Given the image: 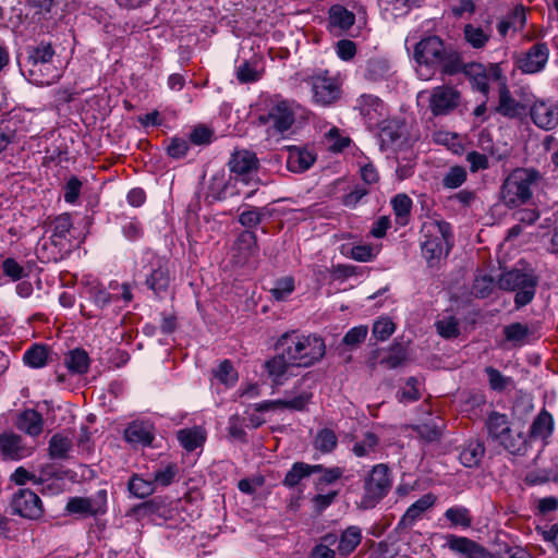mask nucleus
Returning <instances> with one entry per match:
<instances>
[{
  "label": "nucleus",
  "mask_w": 558,
  "mask_h": 558,
  "mask_svg": "<svg viewBox=\"0 0 558 558\" xmlns=\"http://www.w3.org/2000/svg\"><path fill=\"white\" fill-rule=\"evenodd\" d=\"M485 373L488 377L489 387L495 391H504L513 383L511 377L504 376L493 366L486 367Z\"/></svg>",
  "instance_id": "13d9d810"
},
{
  "label": "nucleus",
  "mask_w": 558,
  "mask_h": 558,
  "mask_svg": "<svg viewBox=\"0 0 558 558\" xmlns=\"http://www.w3.org/2000/svg\"><path fill=\"white\" fill-rule=\"evenodd\" d=\"M499 104L496 108L497 112L507 118H514L520 113V104L511 96L507 86V78L499 85Z\"/></svg>",
  "instance_id": "2f4dec72"
},
{
  "label": "nucleus",
  "mask_w": 558,
  "mask_h": 558,
  "mask_svg": "<svg viewBox=\"0 0 558 558\" xmlns=\"http://www.w3.org/2000/svg\"><path fill=\"white\" fill-rule=\"evenodd\" d=\"M391 206L397 222L400 225H405L412 209V199L407 194L400 193L391 199Z\"/></svg>",
  "instance_id": "c03bdc74"
},
{
  "label": "nucleus",
  "mask_w": 558,
  "mask_h": 558,
  "mask_svg": "<svg viewBox=\"0 0 558 558\" xmlns=\"http://www.w3.org/2000/svg\"><path fill=\"white\" fill-rule=\"evenodd\" d=\"M316 160L314 153L307 148L291 146L287 159V168L291 172L301 173L308 170Z\"/></svg>",
  "instance_id": "5701e85b"
},
{
  "label": "nucleus",
  "mask_w": 558,
  "mask_h": 558,
  "mask_svg": "<svg viewBox=\"0 0 558 558\" xmlns=\"http://www.w3.org/2000/svg\"><path fill=\"white\" fill-rule=\"evenodd\" d=\"M362 541V531L356 525H351L343 530L337 539V554L345 558L360 545Z\"/></svg>",
  "instance_id": "393cba45"
},
{
  "label": "nucleus",
  "mask_w": 558,
  "mask_h": 558,
  "mask_svg": "<svg viewBox=\"0 0 558 558\" xmlns=\"http://www.w3.org/2000/svg\"><path fill=\"white\" fill-rule=\"evenodd\" d=\"M391 476L386 464H376L364 480V494L359 502L362 509L374 508L390 490Z\"/></svg>",
  "instance_id": "0eeeda50"
},
{
  "label": "nucleus",
  "mask_w": 558,
  "mask_h": 558,
  "mask_svg": "<svg viewBox=\"0 0 558 558\" xmlns=\"http://www.w3.org/2000/svg\"><path fill=\"white\" fill-rule=\"evenodd\" d=\"M17 131L15 122L12 120H3L0 122V153L16 140Z\"/></svg>",
  "instance_id": "052dcab7"
},
{
  "label": "nucleus",
  "mask_w": 558,
  "mask_h": 558,
  "mask_svg": "<svg viewBox=\"0 0 558 558\" xmlns=\"http://www.w3.org/2000/svg\"><path fill=\"white\" fill-rule=\"evenodd\" d=\"M11 508L14 514L28 520H39L44 515L41 499L27 488H21L13 494Z\"/></svg>",
  "instance_id": "9b49d317"
},
{
  "label": "nucleus",
  "mask_w": 558,
  "mask_h": 558,
  "mask_svg": "<svg viewBox=\"0 0 558 558\" xmlns=\"http://www.w3.org/2000/svg\"><path fill=\"white\" fill-rule=\"evenodd\" d=\"M495 287V281L493 277L486 274H481L475 277L472 287V293L476 298H486L488 296Z\"/></svg>",
  "instance_id": "bf43d9fd"
},
{
  "label": "nucleus",
  "mask_w": 558,
  "mask_h": 558,
  "mask_svg": "<svg viewBox=\"0 0 558 558\" xmlns=\"http://www.w3.org/2000/svg\"><path fill=\"white\" fill-rule=\"evenodd\" d=\"M526 17H525V11L522 7L515 8L511 15L502 20L497 25V31L500 36L505 37L509 29L518 31L519 28H522L525 24Z\"/></svg>",
  "instance_id": "79ce46f5"
},
{
  "label": "nucleus",
  "mask_w": 558,
  "mask_h": 558,
  "mask_svg": "<svg viewBox=\"0 0 558 558\" xmlns=\"http://www.w3.org/2000/svg\"><path fill=\"white\" fill-rule=\"evenodd\" d=\"M304 82L310 87L311 100L316 106L329 107L341 98V83L327 70L315 71Z\"/></svg>",
  "instance_id": "39448f33"
},
{
  "label": "nucleus",
  "mask_w": 558,
  "mask_h": 558,
  "mask_svg": "<svg viewBox=\"0 0 558 558\" xmlns=\"http://www.w3.org/2000/svg\"><path fill=\"white\" fill-rule=\"evenodd\" d=\"M50 469V466L41 469L39 476L36 477V475L20 466L13 472L11 480L17 485H24L27 481H34L35 483L43 484L53 474Z\"/></svg>",
  "instance_id": "de8ad7c7"
},
{
  "label": "nucleus",
  "mask_w": 558,
  "mask_h": 558,
  "mask_svg": "<svg viewBox=\"0 0 558 558\" xmlns=\"http://www.w3.org/2000/svg\"><path fill=\"white\" fill-rule=\"evenodd\" d=\"M530 116L539 129L554 130L558 125V104L536 100L530 109Z\"/></svg>",
  "instance_id": "dca6fc26"
},
{
  "label": "nucleus",
  "mask_w": 558,
  "mask_h": 558,
  "mask_svg": "<svg viewBox=\"0 0 558 558\" xmlns=\"http://www.w3.org/2000/svg\"><path fill=\"white\" fill-rule=\"evenodd\" d=\"M488 436L511 453L521 451L524 439L520 434H512L507 415L492 412L486 421Z\"/></svg>",
  "instance_id": "1a4fd4ad"
},
{
  "label": "nucleus",
  "mask_w": 558,
  "mask_h": 558,
  "mask_svg": "<svg viewBox=\"0 0 558 558\" xmlns=\"http://www.w3.org/2000/svg\"><path fill=\"white\" fill-rule=\"evenodd\" d=\"M215 377L225 385H233L238 380V373L230 361H222L214 372Z\"/></svg>",
  "instance_id": "680f3d73"
},
{
  "label": "nucleus",
  "mask_w": 558,
  "mask_h": 558,
  "mask_svg": "<svg viewBox=\"0 0 558 558\" xmlns=\"http://www.w3.org/2000/svg\"><path fill=\"white\" fill-rule=\"evenodd\" d=\"M542 180L543 175L534 168H515L501 185V202L509 208L527 203Z\"/></svg>",
  "instance_id": "f03ea898"
},
{
  "label": "nucleus",
  "mask_w": 558,
  "mask_h": 558,
  "mask_svg": "<svg viewBox=\"0 0 558 558\" xmlns=\"http://www.w3.org/2000/svg\"><path fill=\"white\" fill-rule=\"evenodd\" d=\"M177 474V466L174 464H168L166 468L155 472L154 478L151 480L155 488L157 486L166 487L170 485Z\"/></svg>",
  "instance_id": "338daca9"
},
{
  "label": "nucleus",
  "mask_w": 558,
  "mask_h": 558,
  "mask_svg": "<svg viewBox=\"0 0 558 558\" xmlns=\"http://www.w3.org/2000/svg\"><path fill=\"white\" fill-rule=\"evenodd\" d=\"M391 75V66L387 59L374 57L366 61L364 69V78L369 82H380Z\"/></svg>",
  "instance_id": "cd10ccee"
},
{
  "label": "nucleus",
  "mask_w": 558,
  "mask_h": 558,
  "mask_svg": "<svg viewBox=\"0 0 558 558\" xmlns=\"http://www.w3.org/2000/svg\"><path fill=\"white\" fill-rule=\"evenodd\" d=\"M355 22L352 12L341 5H333L329 10V25L331 29L348 31Z\"/></svg>",
  "instance_id": "f704fd0d"
},
{
  "label": "nucleus",
  "mask_w": 558,
  "mask_h": 558,
  "mask_svg": "<svg viewBox=\"0 0 558 558\" xmlns=\"http://www.w3.org/2000/svg\"><path fill=\"white\" fill-rule=\"evenodd\" d=\"M338 535L333 533L326 534L322 538V543L316 545L311 554V558H335L337 550L330 548V546L337 543Z\"/></svg>",
  "instance_id": "603ef678"
},
{
  "label": "nucleus",
  "mask_w": 558,
  "mask_h": 558,
  "mask_svg": "<svg viewBox=\"0 0 558 558\" xmlns=\"http://www.w3.org/2000/svg\"><path fill=\"white\" fill-rule=\"evenodd\" d=\"M0 453L4 460L17 461L27 457L31 451L24 446L20 435L3 433L0 435Z\"/></svg>",
  "instance_id": "6ab92c4d"
},
{
  "label": "nucleus",
  "mask_w": 558,
  "mask_h": 558,
  "mask_svg": "<svg viewBox=\"0 0 558 558\" xmlns=\"http://www.w3.org/2000/svg\"><path fill=\"white\" fill-rule=\"evenodd\" d=\"M234 258L239 265H244L258 254L257 238L253 231L245 230L240 233L234 243Z\"/></svg>",
  "instance_id": "aec40b11"
},
{
  "label": "nucleus",
  "mask_w": 558,
  "mask_h": 558,
  "mask_svg": "<svg viewBox=\"0 0 558 558\" xmlns=\"http://www.w3.org/2000/svg\"><path fill=\"white\" fill-rule=\"evenodd\" d=\"M461 101V94L452 86L434 87L428 97L433 116H445L453 111Z\"/></svg>",
  "instance_id": "f8f14e48"
},
{
  "label": "nucleus",
  "mask_w": 558,
  "mask_h": 558,
  "mask_svg": "<svg viewBox=\"0 0 558 558\" xmlns=\"http://www.w3.org/2000/svg\"><path fill=\"white\" fill-rule=\"evenodd\" d=\"M444 517L453 526H460L462 529H469L472 525V515L470 510L464 506H453L448 508Z\"/></svg>",
  "instance_id": "58836bf2"
},
{
  "label": "nucleus",
  "mask_w": 558,
  "mask_h": 558,
  "mask_svg": "<svg viewBox=\"0 0 558 558\" xmlns=\"http://www.w3.org/2000/svg\"><path fill=\"white\" fill-rule=\"evenodd\" d=\"M536 286L537 281L532 275L518 269L507 271L499 278L500 289L515 292L514 303L518 308L532 302Z\"/></svg>",
  "instance_id": "6e6552de"
},
{
  "label": "nucleus",
  "mask_w": 558,
  "mask_h": 558,
  "mask_svg": "<svg viewBox=\"0 0 558 558\" xmlns=\"http://www.w3.org/2000/svg\"><path fill=\"white\" fill-rule=\"evenodd\" d=\"M312 392L301 391L291 399L266 400L254 404V409L258 412H265L277 409H289L302 411L312 398Z\"/></svg>",
  "instance_id": "a211bd4d"
},
{
  "label": "nucleus",
  "mask_w": 558,
  "mask_h": 558,
  "mask_svg": "<svg viewBox=\"0 0 558 558\" xmlns=\"http://www.w3.org/2000/svg\"><path fill=\"white\" fill-rule=\"evenodd\" d=\"M64 363L70 373L82 375L87 373L90 360L85 350L74 349L65 355Z\"/></svg>",
  "instance_id": "72a5a7b5"
},
{
  "label": "nucleus",
  "mask_w": 558,
  "mask_h": 558,
  "mask_svg": "<svg viewBox=\"0 0 558 558\" xmlns=\"http://www.w3.org/2000/svg\"><path fill=\"white\" fill-rule=\"evenodd\" d=\"M465 73L472 87L484 96L489 93V83L499 85L506 78L499 63H490L487 66L481 63H471L465 68Z\"/></svg>",
  "instance_id": "9d476101"
},
{
  "label": "nucleus",
  "mask_w": 558,
  "mask_h": 558,
  "mask_svg": "<svg viewBox=\"0 0 558 558\" xmlns=\"http://www.w3.org/2000/svg\"><path fill=\"white\" fill-rule=\"evenodd\" d=\"M16 427L29 436L36 437L43 432L44 418L36 410L27 409L17 416Z\"/></svg>",
  "instance_id": "b1692460"
},
{
  "label": "nucleus",
  "mask_w": 558,
  "mask_h": 558,
  "mask_svg": "<svg viewBox=\"0 0 558 558\" xmlns=\"http://www.w3.org/2000/svg\"><path fill=\"white\" fill-rule=\"evenodd\" d=\"M177 439L186 451H194L206 441V430L201 426H193L178 430Z\"/></svg>",
  "instance_id": "c85d7f7f"
},
{
  "label": "nucleus",
  "mask_w": 558,
  "mask_h": 558,
  "mask_svg": "<svg viewBox=\"0 0 558 558\" xmlns=\"http://www.w3.org/2000/svg\"><path fill=\"white\" fill-rule=\"evenodd\" d=\"M151 480H145L138 474H133L128 482L129 493L136 498L144 499L155 492Z\"/></svg>",
  "instance_id": "c9c22d12"
},
{
  "label": "nucleus",
  "mask_w": 558,
  "mask_h": 558,
  "mask_svg": "<svg viewBox=\"0 0 558 558\" xmlns=\"http://www.w3.org/2000/svg\"><path fill=\"white\" fill-rule=\"evenodd\" d=\"M260 106L258 123L274 134H283L289 131L302 109L294 100L283 99L280 96L267 98Z\"/></svg>",
  "instance_id": "20e7f679"
},
{
  "label": "nucleus",
  "mask_w": 558,
  "mask_h": 558,
  "mask_svg": "<svg viewBox=\"0 0 558 558\" xmlns=\"http://www.w3.org/2000/svg\"><path fill=\"white\" fill-rule=\"evenodd\" d=\"M466 170L461 166L451 167L442 178L446 189H458L466 181Z\"/></svg>",
  "instance_id": "5fc2aeb1"
},
{
  "label": "nucleus",
  "mask_w": 558,
  "mask_h": 558,
  "mask_svg": "<svg viewBox=\"0 0 558 558\" xmlns=\"http://www.w3.org/2000/svg\"><path fill=\"white\" fill-rule=\"evenodd\" d=\"M435 326L438 335L442 338L451 339L459 336V322L454 316L442 317L436 320Z\"/></svg>",
  "instance_id": "864d4df0"
},
{
  "label": "nucleus",
  "mask_w": 558,
  "mask_h": 558,
  "mask_svg": "<svg viewBox=\"0 0 558 558\" xmlns=\"http://www.w3.org/2000/svg\"><path fill=\"white\" fill-rule=\"evenodd\" d=\"M72 448L71 439L61 434L53 435L49 440V456L51 459L64 460Z\"/></svg>",
  "instance_id": "a19ab883"
},
{
  "label": "nucleus",
  "mask_w": 558,
  "mask_h": 558,
  "mask_svg": "<svg viewBox=\"0 0 558 558\" xmlns=\"http://www.w3.org/2000/svg\"><path fill=\"white\" fill-rule=\"evenodd\" d=\"M73 222L69 214H62L53 218L49 225L47 232H50L51 242L54 245H61L62 241L66 239Z\"/></svg>",
  "instance_id": "473e14b6"
},
{
  "label": "nucleus",
  "mask_w": 558,
  "mask_h": 558,
  "mask_svg": "<svg viewBox=\"0 0 558 558\" xmlns=\"http://www.w3.org/2000/svg\"><path fill=\"white\" fill-rule=\"evenodd\" d=\"M444 51V43L437 36L426 37L415 45L416 73L421 80L428 81L434 75L439 62L442 61Z\"/></svg>",
  "instance_id": "423d86ee"
},
{
  "label": "nucleus",
  "mask_w": 558,
  "mask_h": 558,
  "mask_svg": "<svg viewBox=\"0 0 558 558\" xmlns=\"http://www.w3.org/2000/svg\"><path fill=\"white\" fill-rule=\"evenodd\" d=\"M442 424L440 420L430 418L415 427L421 438L426 441H437L441 437Z\"/></svg>",
  "instance_id": "49530a36"
},
{
  "label": "nucleus",
  "mask_w": 558,
  "mask_h": 558,
  "mask_svg": "<svg viewBox=\"0 0 558 558\" xmlns=\"http://www.w3.org/2000/svg\"><path fill=\"white\" fill-rule=\"evenodd\" d=\"M484 454V444L478 439H470L462 445L459 460L465 468H475L480 465Z\"/></svg>",
  "instance_id": "a878e982"
},
{
  "label": "nucleus",
  "mask_w": 558,
  "mask_h": 558,
  "mask_svg": "<svg viewBox=\"0 0 558 558\" xmlns=\"http://www.w3.org/2000/svg\"><path fill=\"white\" fill-rule=\"evenodd\" d=\"M506 339L514 344H522L530 335L529 327L521 323H513L504 328Z\"/></svg>",
  "instance_id": "4d7b16f0"
},
{
  "label": "nucleus",
  "mask_w": 558,
  "mask_h": 558,
  "mask_svg": "<svg viewBox=\"0 0 558 558\" xmlns=\"http://www.w3.org/2000/svg\"><path fill=\"white\" fill-rule=\"evenodd\" d=\"M548 58V46L545 43H536L527 51L520 54L517 63L523 73L534 74L545 68Z\"/></svg>",
  "instance_id": "ddd939ff"
},
{
  "label": "nucleus",
  "mask_w": 558,
  "mask_h": 558,
  "mask_svg": "<svg viewBox=\"0 0 558 558\" xmlns=\"http://www.w3.org/2000/svg\"><path fill=\"white\" fill-rule=\"evenodd\" d=\"M338 444V438L333 430L329 428H324L319 430L314 440L315 449L319 450L323 453L331 452Z\"/></svg>",
  "instance_id": "8fccbe9b"
},
{
  "label": "nucleus",
  "mask_w": 558,
  "mask_h": 558,
  "mask_svg": "<svg viewBox=\"0 0 558 558\" xmlns=\"http://www.w3.org/2000/svg\"><path fill=\"white\" fill-rule=\"evenodd\" d=\"M293 367L295 364L291 363L283 351H279L278 354L265 362V369L277 386L283 385L293 375Z\"/></svg>",
  "instance_id": "f3484780"
},
{
  "label": "nucleus",
  "mask_w": 558,
  "mask_h": 558,
  "mask_svg": "<svg viewBox=\"0 0 558 558\" xmlns=\"http://www.w3.org/2000/svg\"><path fill=\"white\" fill-rule=\"evenodd\" d=\"M53 56L54 50L49 43L41 41L38 46L29 48L28 56L25 61L27 74L40 76L38 73L40 69L38 66H44L46 70L53 72V65L51 64Z\"/></svg>",
  "instance_id": "4468645a"
},
{
  "label": "nucleus",
  "mask_w": 558,
  "mask_h": 558,
  "mask_svg": "<svg viewBox=\"0 0 558 558\" xmlns=\"http://www.w3.org/2000/svg\"><path fill=\"white\" fill-rule=\"evenodd\" d=\"M124 439L132 446H150L154 440L153 426L147 422H133L125 428Z\"/></svg>",
  "instance_id": "4be33fe9"
},
{
  "label": "nucleus",
  "mask_w": 558,
  "mask_h": 558,
  "mask_svg": "<svg viewBox=\"0 0 558 558\" xmlns=\"http://www.w3.org/2000/svg\"><path fill=\"white\" fill-rule=\"evenodd\" d=\"M553 429V416L547 411H542L531 425L530 432L533 438L545 439L551 435Z\"/></svg>",
  "instance_id": "e433bc0d"
},
{
  "label": "nucleus",
  "mask_w": 558,
  "mask_h": 558,
  "mask_svg": "<svg viewBox=\"0 0 558 558\" xmlns=\"http://www.w3.org/2000/svg\"><path fill=\"white\" fill-rule=\"evenodd\" d=\"M262 77L258 71L250 61H244L236 69V78L241 83H253Z\"/></svg>",
  "instance_id": "e2e57ef3"
},
{
  "label": "nucleus",
  "mask_w": 558,
  "mask_h": 558,
  "mask_svg": "<svg viewBox=\"0 0 558 558\" xmlns=\"http://www.w3.org/2000/svg\"><path fill=\"white\" fill-rule=\"evenodd\" d=\"M276 349L286 352L295 367L303 368L315 365L326 353V344L320 336L295 330L282 333L276 342Z\"/></svg>",
  "instance_id": "f257e3e1"
},
{
  "label": "nucleus",
  "mask_w": 558,
  "mask_h": 558,
  "mask_svg": "<svg viewBox=\"0 0 558 558\" xmlns=\"http://www.w3.org/2000/svg\"><path fill=\"white\" fill-rule=\"evenodd\" d=\"M395 331V324L387 317L377 319L373 325V336L379 340H387Z\"/></svg>",
  "instance_id": "0e129e2a"
},
{
  "label": "nucleus",
  "mask_w": 558,
  "mask_h": 558,
  "mask_svg": "<svg viewBox=\"0 0 558 558\" xmlns=\"http://www.w3.org/2000/svg\"><path fill=\"white\" fill-rule=\"evenodd\" d=\"M294 278L287 276L277 279L269 292L276 301L280 302L287 300V298L294 291Z\"/></svg>",
  "instance_id": "3c124183"
},
{
  "label": "nucleus",
  "mask_w": 558,
  "mask_h": 558,
  "mask_svg": "<svg viewBox=\"0 0 558 558\" xmlns=\"http://www.w3.org/2000/svg\"><path fill=\"white\" fill-rule=\"evenodd\" d=\"M436 502L435 495L428 493L423 495L420 499L413 502L400 519L398 526L400 529H410L414 523L420 520L423 513L432 508Z\"/></svg>",
  "instance_id": "412c9836"
},
{
  "label": "nucleus",
  "mask_w": 558,
  "mask_h": 558,
  "mask_svg": "<svg viewBox=\"0 0 558 558\" xmlns=\"http://www.w3.org/2000/svg\"><path fill=\"white\" fill-rule=\"evenodd\" d=\"M230 171L245 184H250L253 173L257 170L258 159L256 155L248 150L235 151L229 161Z\"/></svg>",
  "instance_id": "2eb2a0df"
},
{
  "label": "nucleus",
  "mask_w": 558,
  "mask_h": 558,
  "mask_svg": "<svg viewBox=\"0 0 558 558\" xmlns=\"http://www.w3.org/2000/svg\"><path fill=\"white\" fill-rule=\"evenodd\" d=\"M492 36L490 31H485L480 26L466 24L464 26V38L473 48L481 49L485 47Z\"/></svg>",
  "instance_id": "37998d69"
},
{
  "label": "nucleus",
  "mask_w": 558,
  "mask_h": 558,
  "mask_svg": "<svg viewBox=\"0 0 558 558\" xmlns=\"http://www.w3.org/2000/svg\"><path fill=\"white\" fill-rule=\"evenodd\" d=\"M48 349L45 345L35 344L24 353L23 360L31 367L39 368L46 365Z\"/></svg>",
  "instance_id": "09e8293b"
},
{
  "label": "nucleus",
  "mask_w": 558,
  "mask_h": 558,
  "mask_svg": "<svg viewBox=\"0 0 558 558\" xmlns=\"http://www.w3.org/2000/svg\"><path fill=\"white\" fill-rule=\"evenodd\" d=\"M367 333L368 327L366 325L352 327L342 338V344L349 347L350 349H354L365 341Z\"/></svg>",
  "instance_id": "6e6d98bb"
},
{
  "label": "nucleus",
  "mask_w": 558,
  "mask_h": 558,
  "mask_svg": "<svg viewBox=\"0 0 558 558\" xmlns=\"http://www.w3.org/2000/svg\"><path fill=\"white\" fill-rule=\"evenodd\" d=\"M170 282L169 271L167 267L158 266L155 268L149 277L146 279V283L149 289L155 293H160L167 290Z\"/></svg>",
  "instance_id": "a18cd8bd"
},
{
  "label": "nucleus",
  "mask_w": 558,
  "mask_h": 558,
  "mask_svg": "<svg viewBox=\"0 0 558 558\" xmlns=\"http://www.w3.org/2000/svg\"><path fill=\"white\" fill-rule=\"evenodd\" d=\"M418 380L414 377H410L407 380L405 386L399 393V400L401 402H414L420 399V391L417 388Z\"/></svg>",
  "instance_id": "774afa93"
},
{
  "label": "nucleus",
  "mask_w": 558,
  "mask_h": 558,
  "mask_svg": "<svg viewBox=\"0 0 558 558\" xmlns=\"http://www.w3.org/2000/svg\"><path fill=\"white\" fill-rule=\"evenodd\" d=\"M442 61L439 62L438 66L441 68V71L445 74L452 75L461 71L462 69V62L459 58V56L454 52H447L444 51L442 54Z\"/></svg>",
  "instance_id": "69168bd1"
},
{
  "label": "nucleus",
  "mask_w": 558,
  "mask_h": 558,
  "mask_svg": "<svg viewBox=\"0 0 558 558\" xmlns=\"http://www.w3.org/2000/svg\"><path fill=\"white\" fill-rule=\"evenodd\" d=\"M379 445V438L372 432H366L362 439L357 440L352 448L353 453L359 457H368L376 452Z\"/></svg>",
  "instance_id": "ea45409f"
},
{
  "label": "nucleus",
  "mask_w": 558,
  "mask_h": 558,
  "mask_svg": "<svg viewBox=\"0 0 558 558\" xmlns=\"http://www.w3.org/2000/svg\"><path fill=\"white\" fill-rule=\"evenodd\" d=\"M422 254L429 266H435L446 257L452 245V227L440 219H429L422 226Z\"/></svg>",
  "instance_id": "7ed1b4c3"
},
{
  "label": "nucleus",
  "mask_w": 558,
  "mask_h": 558,
  "mask_svg": "<svg viewBox=\"0 0 558 558\" xmlns=\"http://www.w3.org/2000/svg\"><path fill=\"white\" fill-rule=\"evenodd\" d=\"M323 465H310L304 462H295L286 474L282 484L288 488L298 486L303 478L310 477L314 473H319Z\"/></svg>",
  "instance_id": "bb28decb"
},
{
  "label": "nucleus",
  "mask_w": 558,
  "mask_h": 558,
  "mask_svg": "<svg viewBox=\"0 0 558 558\" xmlns=\"http://www.w3.org/2000/svg\"><path fill=\"white\" fill-rule=\"evenodd\" d=\"M357 102L361 114L371 123L377 122L385 114V106L377 96L362 95Z\"/></svg>",
  "instance_id": "c756f323"
},
{
  "label": "nucleus",
  "mask_w": 558,
  "mask_h": 558,
  "mask_svg": "<svg viewBox=\"0 0 558 558\" xmlns=\"http://www.w3.org/2000/svg\"><path fill=\"white\" fill-rule=\"evenodd\" d=\"M404 128L395 121L387 122L379 131L381 148H398L402 144Z\"/></svg>",
  "instance_id": "7c9ffc66"
},
{
  "label": "nucleus",
  "mask_w": 558,
  "mask_h": 558,
  "mask_svg": "<svg viewBox=\"0 0 558 558\" xmlns=\"http://www.w3.org/2000/svg\"><path fill=\"white\" fill-rule=\"evenodd\" d=\"M70 513H77L83 515H94L98 512H102L100 506L96 507L95 502L90 498L73 497L71 498L65 507Z\"/></svg>",
  "instance_id": "4c0bfd02"
}]
</instances>
